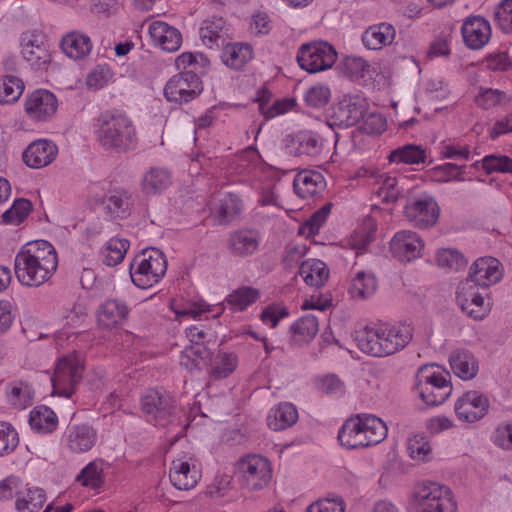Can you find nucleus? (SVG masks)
Instances as JSON below:
<instances>
[{"label":"nucleus","instance_id":"nucleus-1","mask_svg":"<svg viewBox=\"0 0 512 512\" xmlns=\"http://www.w3.org/2000/svg\"><path fill=\"white\" fill-rule=\"evenodd\" d=\"M57 266L56 250L45 240L25 244L14 260V271L18 281L28 287H39L47 282Z\"/></svg>","mask_w":512,"mask_h":512},{"label":"nucleus","instance_id":"nucleus-2","mask_svg":"<svg viewBox=\"0 0 512 512\" xmlns=\"http://www.w3.org/2000/svg\"><path fill=\"white\" fill-rule=\"evenodd\" d=\"M141 409L149 422L174 433V441L183 436L186 425L181 419V412L174 399L166 391L148 390L141 398Z\"/></svg>","mask_w":512,"mask_h":512},{"label":"nucleus","instance_id":"nucleus-3","mask_svg":"<svg viewBox=\"0 0 512 512\" xmlns=\"http://www.w3.org/2000/svg\"><path fill=\"white\" fill-rule=\"evenodd\" d=\"M98 140L106 149L127 152L137 141L136 130L125 115H107L101 119Z\"/></svg>","mask_w":512,"mask_h":512},{"label":"nucleus","instance_id":"nucleus-4","mask_svg":"<svg viewBox=\"0 0 512 512\" xmlns=\"http://www.w3.org/2000/svg\"><path fill=\"white\" fill-rule=\"evenodd\" d=\"M167 271L164 253L154 247L142 250L130 265V275L134 285L147 289L158 283Z\"/></svg>","mask_w":512,"mask_h":512},{"label":"nucleus","instance_id":"nucleus-5","mask_svg":"<svg viewBox=\"0 0 512 512\" xmlns=\"http://www.w3.org/2000/svg\"><path fill=\"white\" fill-rule=\"evenodd\" d=\"M415 512H456V503L448 488L428 482L414 493Z\"/></svg>","mask_w":512,"mask_h":512},{"label":"nucleus","instance_id":"nucleus-6","mask_svg":"<svg viewBox=\"0 0 512 512\" xmlns=\"http://www.w3.org/2000/svg\"><path fill=\"white\" fill-rule=\"evenodd\" d=\"M336 59L337 52L334 47L324 41L303 44L297 54L299 66L309 73L331 68Z\"/></svg>","mask_w":512,"mask_h":512},{"label":"nucleus","instance_id":"nucleus-7","mask_svg":"<svg viewBox=\"0 0 512 512\" xmlns=\"http://www.w3.org/2000/svg\"><path fill=\"white\" fill-rule=\"evenodd\" d=\"M417 390L428 406H438L449 397L452 386L442 374L429 372L425 366L417 374Z\"/></svg>","mask_w":512,"mask_h":512},{"label":"nucleus","instance_id":"nucleus-8","mask_svg":"<svg viewBox=\"0 0 512 512\" xmlns=\"http://www.w3.org/2000/svg\"><path fill=\"white\" fill-rule=\"evenodd\" d=\"M240 481L244 488L255 491L265 487L271 479L269 461L259 455H247L238 462Z\"/></svg>","mask_w":512,"mask_h":512},{"label":"nucleus","instance_id":"nucleus-9","mask_svg":"<svg viewBox=\"0 0 512 512\" xmlns=\"http://www.w3.org/2000/svg\"><path fill=\"white\" fill-rule=\"evenodd\" d=\"M202 90L200 77L189 70L174 75L165 85L164 95L169 102L182 104L195 99Z\"/></svg>","mask_w":512,"mask_h":512},{"label":"nucleus","instance_id":"nucleus-10","mask_svg":"<svg viewBox=\"0 0 512 512\" xmlns=\"http://www.w3.org/2000/svg\"><path fill=\"white\" fill-rule=\"evenodd\" d=\"M83 366L73 356L61 358L51 378L53 393L69 398L82 378Z\"/></svg>","mask_w":512,"mask_h":512},{"label":"nucleus","instance_id":"nucleus-11","mask_svg":"<svg viewBox=\"0 0 512 512\" xmlns=\"http://www.w3.org/2000/svg\"><path fill=\"white\" fill-rule=\"evenodd\" d=\"M404 213L409 222L418 228L434 226L440 215V208L435 199L423 195L413 199L404 206Z\"/></svg>","mask_w":512,"mask_h":512},{"label":"nucleus","instance_id":"nucleus-12","mask_svg":"<svg viewBox=\"0 0 512 512\" xmlns=\"http://www.w3.org/2000/svg\"><path fill=\"white\" fill-rule=\"evenodd\" d=\"M488 398L478 391H467L455 404V413L462 421L473 423L481 420L489 409Z\"/></svg>","mask_w":512,"mask_h":512},{"label":"nucleus","instance_id":"nucleus-13","mask_svg":"<svg viewBox=\"0 0 512 512\" xmlns=\"http://www.w3.org/2000/svg\"><path fill=\"white\" fill-rule=\"evenodd\" d=\"M503 267L501 262L494 257H481L470 268V273L465 281H470L480 288H487L501 280Z\"/></svg>","mask_w":512,"mask_h":512},{"label":"nucleus","instance_id":"nucleus-14","mask_svg":"<svg viewBox=\"0 0 512 512\" xmlns=\"http://www.w3.org/2000/svg\"><path fill=\"white\" fill-rule=\"evenodd\" d=\"M424 242L421 237L410 230L397 232L390 242V250L401 262H411L421 256Z\"/></svg>","mask_w":512,"mask_h":512},{"label":"nucleus","instance_id":"nucleus-15","mask_svg":"<svg viewBox=\"0 0 512 512\" xmlns=\"http://www.w3.org/2000/svg\"><path fill=\"white\" fill-rule=\"evenodd\" d=\"M58 102L53 93L48 90H35L25 101L27 115L37 121H46L57 111Z\"/></svg>","mask_w":512,"mask_h":512},{"label":"nucleus","instance_id":"nucleus-16","mask_svg":"<svg viewBox=\"0 0 512 512\" xmlns=\"http://www.w3.org/2000/svg\"><path fill=\"white\" fill-rule=\"evenodd\" d=\"M461 32L466 46L473 50L482 48L491 37L490 24L481 16L468 17L462 25Z\"/></svg>","mask_w":512,"mask_h":512},{"label":"nucleus","instance_id":"nucleus-17","mask_svg":"<svg viewBox=\"0 0 512 512\" xmlns=\"http://www.w3.org/2000/svg\"><path fill=\"white\" fill-rule=\"evenodd\" d=\"M367 114V102L364 98L345 96L334 110V116L345 126H353L362 121Z\"/></svg>","mask_w":512,"mask_h":512},{"label":"nucleus","instance_id":"nucleus-18","mask_svg":"<svg viewBox=\"0 0 512 512\" xmlns=\"http://www.w3.org/2000/svg\"><path fill=\"white\" fill-rule=\"evenodd\" d=\"M476 286L470 281L461 282L457 291V302L463 312L474 319H482L485 313L484 298Z\"/></svg>","mask_w":512,"mask_h":512},{"label":"nucleus","instance_id":"nucleus-19","mask_svg":"<svg viewBox=\"0 0 512 512\" xmlns=\"http://www.w3.org/2000/svg\"><path fill=\"white\" fill-rule=\"evenodd\" d=\"M57 146L49 140L38 139L23 152V161L31 168L38 169L49 165L57 156Z\"/></svg>","mask_w":512,"mask_h":512},{"label":"nucleus","instance_id":"nucleus-20","mask_svg":"<svg viewBox=\"0 0 512 512\" xmlns=\"http://www.w3.org/2000/svg\"><path fill=\"white\" fill-rule=\"evenodd\" d=\"M149 34L153 42L164 51L175 52L182 43L180 31L163 21L152 22L149 26Z\"/></svg>","mask_w":512,"mask_h":512},{"label":"nucleus","instance_id":"nucleus-21","mask_svg":"<svg viewBox=\"0 0 512 512\" xmlns=\"http://www.w3.org/2000/svg\"><path fill=\"white\" fill-rule=\"evenodd\" d=\"M383 357L397 353L405 348L412 339L409 325L380 328Z\"/></svg>","mask_w":512,"mask_h":512},{"label":"nucleus","instance_id":"nucleus-22","mask_svg":"<svg viewBox=\"0 0 512 512\" xmlns=\"http://www.w3.org/2000/svg\"><path fill=\"white\" fill-rule=\"evenodd\" d=\"M213 353L204 342L191 343L180 355V364L189 371L212 365Z\"/></svg>","mask_w":512,"mask_h":512},{"label":"nucleus","instance_id":"nucleus-23","mask_svg":"<svg viewBox=\"0 0 512 512\" xmlns=\"http://www.w3.org/2000/svg\"><path fill=\"white\" fill-rule=\"evenodd\" d=\"M169 478L172 485L178 490H190L194 488L200 478L195 465L188 461L176 459L172 461Z\"/></svg>","mask_w":512,"mask_h":512},{"label":"nucleus","instance_id":"nucleus-24","mask_svg":"<svg viewBox=\"0 0 512 512\" xmlns=\"http://www.w3.org/2000/svg\"><path fill=\"white\" fill-rule=\"evenodd\" d=\"M96 431L88 424H74L68 430L67 445L75 453L89 451L96 442Z\"/></svg>","mask_w":512,"mask_h":512},{"label":"nucleus","instance_id":"nucleus-25","mask_svg":"<svg viewBox=\"0 0 512 512\" xmlns=\"http://www.w3.org/2000/svg\"><path fill=\"white\" fill-rule=\"evenodd\" d=\"M22 54L24 59L37 69L51 61L49 50L39 35L23 37Z\"/></svg>","mask_w":512,"mask_h":512},{"label":"nucleus","instance_id":"nucleus-26","mask_svg":"<svg viewBox=\"0 0 512 512\" xmlns=\"http://www.w3.org/2000/svg\"><path fill=\"white\" fill-rule=\"evenodd\" d=\"M106 213L116 219L129 215L133 205L132 196L125 190H113L108 192L101 201Z\"/></svg>","mask_w":512,"mask_h":512},{"label":"nucleus","instance_id":"nucleus-27","mask_svg":"<svg viewBox=\"0 0 512 512\" xmlns=\"http://www.w3.org/2000/svg\"><path fill=\"white\" fill-rule=\"evenodd\" d=\"M128 312V307L124 302L119 300H107L98 310V324L106 329L113 328L126 319Z\"/></svg>","mask_w":512,"mask_h":512},{"label":"nucleus","instance_id":"nucleus-28","mask_svg":"<svg viewBox=\"0 0 512 512\" xmlns=\"http://www.w3.org/2000/svg\"><path fill=\"white\" fill-rule=\"evenodd\" d=\"M395 37V29L388 23L370 26L363 34L362 41L370 50H378L390 45Z\"/></svg>","mask_w":512,"mask_h":512},{"label":"nucleus","instance_id":"nucleus-29","mask_svg":"<svg viewBox=\"0 0 512 512\" xmlns=\"http://www.w3.org/2000/svg\"><path fill=\"white\" fill-rule=\"evenodd\" d=\"M299 274L307 285L320 288L329 278V269L323 261L309 259L301 262Z\"/></svg>","mask_w":512,"mask_h":512},{"label":"nucleus","instance_id":"nucleus-30","mask_svg":"<svg viewBox=\"0 0 512 512\" xmlns=\"http://www.w3.org/2000/svg\"><path fill=\"white\" fill-rule=\"evenodd\" d=\"M62 51L72 59H82L86 57L91 49L90 38L79 32H71L62 38L60 43Z\"/></svg>","mask_w":512,"mask_h":512},{"label":"nucleus","instance_id":"nucleus-31","mask_svg":"<svg viewBox=\"0 0 512 512\" xmlns=\"http://www.w3.org/2000/svg\"><path fill=\"white\" fill-rule=\"evenodd\" d=\"M200 29V35L203 44L209 49L220 48L227 42V29L223 18H214L211 21H205Z\"/></svg>","mask_w":512,"mask_h":512},{"label":"nucleus","instance_id":"nucleus-32","mask_svg":"<svg viewBox=\"0 0 512 512\" xmlns=\"http://www.w3.org/2000/svg\"><path fill=\"white\" fill-rule=\"evenodd\" d=\"M450 366L454 374L463 379H473L478 371V365L474 356L466 350L454 351L449 358Z\"/></svg>","mask_w":512,"mask_h":512},{"label":"nucleus","instance_id":"nucleus-33","mask_svg":"<svg viewBox=\"0 0 512 512\" xmlns=\"http://www.w3.org/2000/svg\"><path fill=\"white\" fill-rule=\"evenodd\" d=\"M221 48H223L221 55L223 62L232 69H241L252 59L253 49L248 44L226 42Z\"/></svg>","mask_w":512,"mask_h":512},{"label":"nucleus","instance_id":"nucleus-34","mask_svg":"<svg viewBox=\"0 0 512 512\" xmlns=\"http://www.w3.org/2000/svg\"><path fill=\"white\" fill-rule=\"evenodd\" d=\"M298 412L291 403H280L278 407L271 410L267 418L268 426L275 431L286 429L296 423Z\"/></svg>","mask_w":512,"mask_h":512},{"label":"nucleus","instance_id":"nucleus-35","mask_svg":"<svg viewBox=\"0 0 512 512\" xmlns=\"http://www.w3.org/2000/svg\"><path fill=\"white\" fill-rule=\"evenodd\" d=\"M318 330V318L313 314H307L290 327L292 341L295 343H308L317 335Z\"/></svg>","mask_w":512,"mask_h":512},{"label":"nucleus","instance_id":"nucleus-36","mask_svg":"<svg viewBox=\"0 0 512 512\" xmlns=\"http://www.w3.org/2000/svg\"><path fill=\"white\" fill-rule=\"evenodd\" d=\"M29 424L38 432L50 433L56 429L58 418L51 408L38 406L30 412Z\"/></svg>","mask_w":512,"mask_h":512},{"label":"nucleus","instance_id":"nucleus-37","mask_svg":"<svg viewBox=\"0 0 512 512\" xmlns=\"http://www.w3.org/2000/svg\"><path fill=\"white\" fill-rule=\"evenodd\" d=\"M229 247L233 254L247 256L257 250L258 239L250 230L237 231L230 236Z\"/></svg>","mask_w":512,"mask_h":512},{"label":"nucleus","instance_id":"nucleus-38","mask_svg":"<svg viewBox=\"0 0 512 512\" xmlns=\"http://www.w3.org/2000/svg\"><path fill=\"white\" fill-rule=\"evenodd\" d=\"M322 183L323 176L319 172L304 171L296 175L293 187L297 195L307 198L315 195Z\"/></svg>","mask_w":512,"mask_h":512},{"label":"nucleus","instance_id":"nucleus-39","mask_svg":"<svg viewBox=\"0 0 512 512\" xmlns=\"http://www.w3.org/2000/svg\"><path fill=\"white\" fill-rule=\"evenodd\" d=\"M294 141L297 143V147L290 150L289 153L295 156H316L323 147L321 137L312 132L299 133Z\"/></svg>","mask_w":512,"mask_h":512},{"label":"nucleus","instance_id":"nucleus-40","mask_svg":"<svg viewBox=\"0 0 512 512\" xmlns=\"http://www.w3.org/2000/svg\"><path fill=\"white\" fill-rule=\"evenodd\" d=\"M359 349L375 357H383L380 328H368L360 331L356 337Z\"/></svg>","mask_w":512,"mask_h":512},{"label":"nucleus","instance_id":"nucleus-41","mask_svg":"<svg viewBox=\"0 0 512 512\" xmlns=\"http://www.w3.org/2000/svg\"><path fill=\"white\" fill-rule=\"evenodd\" d=\"M425 151L420 147L407 144L390 152V163L419 164L425 161Z\"/></svg>","mask_w":512,"mask_h":512},{"label":"nucleus","instance_id":"nucleus-42","mask_svg":"<svg viewBox=\"0 0 512 512\" xmlns=\"http://www.w3.org/2000/svg\"><path fill=\"white\" fill-rule=\"evenodd\" d=\"M24 91V82L12 75L0 78V103L9 104L16 102Z\"/></svg>","mask_w":512,"mask_h":512},{"label":"nucleus","instance_id":"nucleus-43","mask_svg":"<svg viewBox=\"0 0 512 512\" xmlns=\"http://www.w3.org/2000/svg\"><path fill=\"white\" fill-rule=\"evenodd\" d=\"M360 423L361 418H359V414L344 422L337 437L342 446L348 449L358 448V441L361 438V435H359Z\"/></svg>","mask_w":512,"mask_h":512},{"label":"nucleus","instance_id":"nucleus-44","mask_svg":"<svg viewBox=\"0 0 512 512\" xmlns=\"http://www.w3.org/2000/svg\"><path fill=\"white\" fill-rule=\"evenodd\" d=\"M103 476L102 461L94 460L81 470L76 477V481L81 483L82 486L97 489L103 484Z\"/></svg>","mask_w":512,"mask_h":512},{"label":"nucleus","instance_id":"nucleus-45","mask_svg":"<svg viewBox=\"0 0 512 512\" xmlns=\"http://www.w3.org/2000/svg\"><path fill=\"white\" fill-rule=\"evenodd\" d=\"M259 297L260 292L258 289L249 286H242L230 293L226 301L234 309L242 311L255 303Z\"/></svg>","mask_w":512,"mask_h":512},{"label":"nucleus","instance_id":"nucleus-46","mask_svg":"<svg viewBox=\"0 0 512 512\" xmlns=\"http://www.w3.org/2000/svg\"><path fill=\"white\" fill-rule=\"evenodd\" d=\"M377 288V280L372 274L358 272L353 279L350 293L354 298L365 299L374 294Z\"/></svg>","mask_w":512,"mask_h":512},{"label":"nucleus","instance_id":"nucleus-47","mask_svg":"<svg viewBox=\"0 0 512 512\" xmlns=\"http://www.w3.org/2000/svg\"><path fill=\"white\" fill-rule=\"evenodd\" d=\"M211 376L215 379L228 377L237 367V356L234 353L218 352L212 360Z\"/></svg>","mask_w":512,"mask_h":512},{"label":"nucleus","instance_id":"nucleus-48","mask_svg":"<svg viewBox=\"0 0 512 512\" xmlns=\"http://www.w3.org/2000/svg\"><path fill=\"white\" fill-rule=\"evenodd\" d=\"M171 183L166 170L152 168L144 176L143 189L147 194H155L168 187Z\"/></svg>","mask_w":512,"mask_h":512},{"label":"nucleus","instance_id":"nucleus-49","mask_svg":"<svg viewBox=\"0 0 512 512\" xmlns=\"http://www.w3.org/2000/svg\"><path fill=\"white\" fill-rule=\"evenodd\" d=\"M32 204L25 198L16 199L12 207L2 214V222L5 224L19 225L29 215Z\"/></svg>","mask_w":512,"mask_h":512},{"label":"nucleus","instance_id":"nucleus-50","mask_svg":"<svg viewBox=\"0 0 512 512\" xmlns=\"http://www.w3.org/2000/svg\"><path fill=\"white\" fill-rule=\"evenodd\" d=\"M365 434L369 442V446L382 442L387 437L386 424L378 417L372 414H365Z\"/></svg>","mask_w":512,"mask_h":512},{"label":"nucleus","instance_id":"nucleus-51","mask_svg":"<svg viewBox=\"0 0 512 512\" xmlns=\"http://www.w3.org/2000/svg\"><path fill=\"white\" fill-rule=\"evenodd\" d=\"M45 491L41 488H29L27 491V498L18 499L16 501V508L18 511L37 512L45 503Z\"/></svg>","mask_w":512,"mask_h":512},{"label":"nucleus","instance_id":"nucleus-52","mask_svg":"<svg viewBox=\"0 0 512 512\" xmlns=\"http://www.w3.org/2000/svg\"><path fill=\"white\" fill-rule=\"evenodd\" d=\"M128 248L129 242L126 239H111L106 247L104 263L111 267L118 265L124 259Z\"/></svg>","mask_w":512,"mask_h":512},{"label":"nucleus","instance_id":"nucleus-53","mask_svg":"<svg viewBox=\"0 0 512 512\" xmlns=\"http://www.w3.org/2000/svg\"><path fill=\"white\" fill-rule=\"evenodd\" d=\"M508 102H510V97L505 92L492 88L483 90L476 97V103L483 109H490Z\"/></svg>","mask_w":512,"mask_h":512},{"label":"nucleus","instance_id":"nucleus-54","mask_svg":"<svg viewBox=\"0 0 512 512\" xmlns=\"http://www.w3.org/2000/svg\"><path fill=\"white\" fill-rule=\"evenodd\" d=\"M409 456L414 460L426 461L431 447L426 436L417 434L408 440Z\"/></svg>","mask_w":512,"mask_h":512},{"label":"nucleus","instance_id":"nucleus-55","mask_svg":"<svg viewBox=\"0 0 512 512\" xmlns=\"http://www.w3.org/2000/svg\"><path fill=\"white\" fill-rule=\"evenodd\" d=\"M19 437L10 424L0 422V456L9 454L18 446Z\"/></svg>","mask_w":512,"mask_h":512},{"label":"nucleus","instance_id":"nucleus-56","mask_svg":"<svg viewBox=\"0 0 512 512\" xmlns=\"http://www.w3.org/2000/svg\"><path fill=\"white\" fill-rule=\"evenodd\" d=\"M483 169L491 174L493 172L512 173V159L508 156L488 155L482 160Z\"/></svg>","mask_w":512,"mask_h":512},{"label":"nucleus","instance_id":"nucleus-57","mask_svg":"<svg viewBox=\"0 0 512 512\" xmlns=\"http://www.w3.org/2000/svg\"><path fill=\"white\" fill-rule=\"evenodd\" d=\"M439 266L446 267L452 270H459L464 268L467 264L464 256L457 250L443 249L437 255Z\"/></svg>","mask_w":512,"mask_h":512},{"label":"nucleus","instance_id":"nucleus-58","mask_svg":"<svg viewBox=\"0 0 512 512\" xmlns=\"http://www.w3.org/2000/svg\"><path fill=\"white\" fill-rule=\"evenodd\" d=\"M330 99V90L327 86L316 85L309 88L305 94L307 105L320 108L328 103Z\"/></svg>","mask_w":512,"mask_h":512},{"label":"nucleus","instance_id":"nucleus-59","mask_svg":"<svg viewBox=\"0 0 512 512\" xmlns=\"http://www.w3.org/2000/svg\"><path fill=\"white\" fill-rule=\"evenodd\" d=\"M241 210V206L238 200L233 195L229 194L223 200L218 207L217 213L220 218L221 224L228 223L234 216H236Z\"/></svg>","mask_w":512,"mask_h":512},{"label":"nucleus","instance_id":"nucleus-60","mask_svg":"<svg viewBox=\"0 0 512 512\" xmlns=\"http://www.w3.org/2000/svg\"><path fill=\"white\" fill-rule=\"evenodd\" d=\"M344 68L352 78L359 79L369 72L370 65L362 57L347 56L344 59Z\"/></svg>","mask_w":512,"mask_h":512},{"label":"nucleus","instance_id":"nucleus-61","mask_svg":"<svg viewBox=\"0 0 512 512\" xmlns=\"http://www.w3.org/2000/svg\"><path fill=\"white\" fill-rule=\"evenodd\" d=\"M495 19L505 33H512V0H503L495 11Z\"/></svg>","mask_w":512,"mask_h":512},{"label":"nucleus","instance_id":"nucleus-62","mask_svg":"<svg viewBox=\"0 0 512 512\" xmlns=\"http://www.w3.org/2000/svg\"><path fill=\"white\" fill-rule=\"evenodd\" d=\"M31 389L28 385L24 387L13 386L10 392L7 394L8 402L15 408H26L30 405L32 397Z\"/></svg>","mask_w":512,"mask_h":512},{"label":"nucleus","instance_id":"nucleus-63","mask_svg":"<svg viewBox=\"0 0 512 512\" xmlns=\"http://www.w3.org/2000/svg\"><path fill=\"white\" fill-rule=\"evenodd\" d=\"M344 502L342 499H321L306 509V512H344Z\"/></svg>","mask_w":512,"mask_h":512},{"label":"nucleus","instance_id":"nucleus-64","mask_svg":"<svg viewBox=\"0 0 512 512\" xmlns=\"http://www.w3.org/2000/svg\"><path fill=\"white\" fill-rule=\"evenodd\" d=\"M306 253L307 246L304 244L287 247L282 259L283 265L287 269L295 267L297 264L301 263V260Z\"/></svg>","mask_w":512,"mask_h":512}]
</instances>
